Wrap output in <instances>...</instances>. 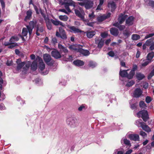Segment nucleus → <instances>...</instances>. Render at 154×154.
<instances>
[{
	"label": "nucleus",
	"instance_id": "f257e3e1",
	"mask_svg": "<svg viewBox=\"0 0 154 154\" xmlns=\"http://www.w3.org/2000/svg\"><path fill=\"white\" fill-rule=\"evenodd\" d=\"M67 125L70 127L74 128L77 126L78 121L76 118L73 116L68 117L66 120Z\"/></svg>",
	"mask_w": 154,
	"mask_h": 154
},
{
	"label": "nucleus",
	"instance_id": "f03ea898",
	"mask_svg": "<svg viewBox=\"0 0 154 154\" xmlns=\"http://www.w3.org/2000/svg\"><path fill=\"white\" fill-rule=\"evenodd\" d=\"M138 117H141L144 121L146 122L149 119L148 113L146 110H144L139 112L137 113Z\"/></svg>",
	"mask_w": 154,
	"mask_h": 154
},
{
	"label": "nucleus",
	"instance_id": "7ed1b4c3",
	"mask_svg": "<svg viewBox=\"0 0 154 154\" xmlns=\"http://www.w3.org/2000/svg\"><path fill=\"white\" fill-rule=\"evenodd\" d=\"M43 59L45 63L48 65L51 66L54 63V61L52 60L51 56L48 54H45L43 55Z\"/></svg>",
	"mask_w": 154,
	"mask_h": 154
},
{
	"label": "nucleus",
	"instance_id": "20e7f679",
	"mask_svg": "<svg viewBox=\"0 0 154 154\" xmlns=\"http://www.w3.org/2000/svg\"><path fill=\"white\" fill-rule=\"evenodd\" d=\"M75 12L77 16L80 17L83 21L85 20H84L85 13L81 8L78 7L76 9H75Z\"/></svg>",
	"mask_w": 154,
	"mask_h": 154
},
{
	"label": "nucleus",
	"instance_id": "39448f33",
	"mask_svg": "<svg viewBox=\"0 0 154 154\" xmlns=\"http://www.w3.org/2000/svg\"><path fill=\"white\" fill-rule=\"evenodd\" d=\"M59 32H56V36L57 37L61 38L63 39H66L67 36L65 31L62 28H59Z\"/></svg>",
	"mask_w": 154,
	"mask_h": 154
},
{
	"label": "nucleus",
	"instance_id": "423d86ee",
	"mask_svg": "<svg viewBox=\"0 0 154 154\" xmlns=\"http://www.w3.org/2000/svg\"><path fill=\"white\" fill-rule=\"evenodd\" d=\"M37 23V21L36 20L31 21L29 23V25L27 26L26 27L28 29L29 34L30 35L32 31V29H33L34 26L36 25Z\"/></svg>",
	"mask_w": 154,
	"mask_h": 154
},
{
	"label": "nucleus",
	"instance_id": "0eeeda50",
	"mask_svg": "<svg viewBox=\"0 0 154 154\" xmlns=\"http://www.w3.org/2000/svg\"><path fill=\"white\" fill-rule=\"evenodd\" d=\"M95 42L96 44H98V47L101 48L103 45L104 40L102 39H100L97 37L95 38Z\"/></svg>",
	"mask_w": 154,
	"mask_h": 154
},
{
	"label": "nucleus",
	"instance_id": "6e6552de",
	"mask_svg": "<svg viewBox=\"0 0 154 154\" xmlns=\"http://www.w3.org/2000/svg\"><path fill=\"white\" fill-rule=\"evenodd\" d=\"M51 54L52 56L56 59H59L61 58V55L59 52L56 50L52 51Z\"/></svg>",
	"mask_w": 154,
	"mask_h": 154
},
{
	"label": "nucleus",
	"instance_id": "1a4fd4ad",
	"mask_svg": "<svg viewBox=\"0 0 154 154\" xmlns=\"http://www.w3.org/2000/svg\"><path fill=\"white\" fill-rule=\"evenodd\" d=\"M36 60H38L39 62L38 65V67L39 69L41 70H43L45 67V65L44 63L43 62L42 60L39 57H38L37 58Z\"/></svg>",
	"mask_w": 154,
	"mask_h": 154
},
{
	"label": "nucleus",
	"instance_id": "9d476101",
	"mask_svg": "<svg viewBox=\"0 0 154 154\" xmlns=\"http://www.w3.org/2000/svg\"><path fill=\"white\" fill-rule=\"evenodd\" d=\"M16 63L17 65V70H19L25 64V62H22L21 59H17L16 61Z\"/></svg>",
	"mask_w": 154,
	"mask_h": 154
},
{
	"label": "nucleus",
	"instance_id": "9b49d317",
	"mask_svg": "<svg viewBox=\"0 0 154 154\" xmlns=\"http://www.w3.org/2000/svg\"><path fill=\"white\" fill-rule=\"evenodd\" d=\"M128 138L131 140L135 141H138L139 140V137L137 134H131L128 136Z\"/></svg>",
	"mask_w": 154,
	"mask_h": 154
},
{
	"label": "nucleus",
	"instance_id": "f8f14e48",
	"mask_svg": "<svg viewBox=\"0 0 154 154\" xmlns=\"http://www.w3.org/2000/svg\"><path fill=\"white\" fill-rule=\"evenodd\" d=\"M127 17L128 16L126 15L123 14H120L118 18L119 23L122 24Z\"/></svg>",
	"mask_w": 154,
	"mask_h": 154
},
{
	"label": "nucleus",
	"instance_id": "ddd939ff",
	"mask_svg": "<svg viewBox=\"0 0 154 154\" xmlns=\"http://www.w3.org/2000/svg\"><path fill=\"white\" fill-rule=\"evenodd\" d=\"M96 32L94 31H88L85 32L87 37L89 38H92L96 34Z\"/></svg>",
	"mask_w": 154,
	"mask_h": 154
},
{
	"label": "nucleus",
	"instance_id": "4468645a",
	"mask_svg": "<svg viewBox=\"0 0 154 154\" xmlns=\"http://www.w3.org/2000/svg\"><path fill=\"white\" fill-rule=\"evenodd\" d=\"M142 93V91L140 88H137L135 89L134 93V97H140Z\"/></svg>",
	"mask_w": 154,
	"mask_h": 154
},
{
	"label": "nucleus",
	"instance_id": "2eb2a0df",
	"mask_svg": "<svg viewBox=\"0 0 154 154\" xmlns=\"http://www.w3.org/2000/svg\"><path fill=\"white\" fill-rule=\"evenodd\" d=\"M85 7L86 8L88 9L92 7L93 3L92 1L89 0H85Z\"/></svg>",
	"mask_w": 154,
	"mask_h": 154
},
{
	"label": "nucleus",
	"instance_id": "dca6fc26",
	"mask_svg": "<svg viewBox=\"0 0 154 154\" xmlns=\"http://www.w3.org/2000/svg\"><path fill=\"white\" fill-rule=\"evenodd\" d=\"M111 14L108 13L106 15H104L102 16H100L97 18V20L99 22H102L109 17L110 16Z\"/></svg>",
	"mask_w": 154,
	"mask_h": 154
},
{
	"label": "nucleus",
	"instance_id": "f3484780",
	"mask_svg": "<svg viewBox=\"0 0 154 154\" xmlns=\"http://www.w3.org/2000/svg\"><path fill=\"white\" fill-rule=\"evenodd\" d=\"M108 7L111 11H114L116 8V5L113 2L111 1L108 3Z\"/></svg>",
	"mask_w": 154,
	"mask_h": 154
},
{
	"label": "nucleus",
	"instance_id": "a211bd4d",
	"mask_svg": "<svg viewBox=\"0 0 154 154\" xmlns=\"http://www.w3.org/2000/svg\"><path fill=\"white\" fill-rule=\"evenodd\" d=\"M36 35H40V32H42L44 30V27L42 26H40L39 25H37L36 26Z\"/></svg>",
	"mask_w": 154,
	"mask_h": 154
},
{
	"label": "nucleus",
	"instance_id": "6ab92c4d",
	"mask_svg": "<svg viewBox=\"0 0 154 154\" xmlns=\"http://www.w3.org/2000/svg\"><path fill=\"white\" fill-rule=\"evenodd\" d=\"M78 52H79L84 56H88L89 54L90 53L89 51L87 50H85L82 48H78Z\"/></svg>",
	"mask_w": 154,
	"mask_h": 154
},
{
	"label": "nucleus",
	"instance_id": "aec40b11",
	"mask_svg": "<svg viewBox=\"0 0 154 154\" xmlns=\"http://www.w3.org/2000/svg\"><path fill=\"white\" fill-rule=\"evenodd\" d=\"M63 5H68L72 6L75 7V3L72 0H64L62 3Z\"/></svg>",
	"mask_w": 154,
	"mask_h": 154
},
{
	"label": "nucleus",
	"instance_id": "412c9836",
	"mask_svg": "<svg viewBox=\"0 0 154 154\" xmlns=\"http://www.w3.org/2000/svg\"><path fill=\"white\" fill-rule=\"evenodd\" d=\"M134 17L132 16L129 17L126 20V24L128 26L132 25L134 23Z\"/></svg>",
	"mask_w": 154,
	"mask_h": 154
},
{
	"label": "nucleus",
	"instance_id": "4be33fe9",
	"mask_svg": "<svg viewBox=\"0 0 154 154\" xmlns=\"http://www.w3.org/2000/svg\"><path fill=\"white\" fill-rule=\"evenodd\" d=\"M26 16L24 20L25 21H27L30 18L32 15V12L31 10H29L26 12Z\"/></svg>",
	"mask_w": 154,
	"mask_h": 154
},
{
	"label": "nucleus",
	"instance_id": "5701e85b",
	"mask_svg": "<svg viewBox=\"0 0 154 154\" xmlns=\"http://www.w3.org/2000/svg\"><path fill=\"white\" fill-rule=\"evenodd\" d=\"M69 28L72 32H73L75 33L81 32H83L74 26H70L69 27Z\"/></svg>",
	"mask_w": 154,
	"mask_h": 154
},
{
	"label": "nucleus",
	"instance_id": "b1692460",
	"mask_svg": "<svg viewBox=\"0 0 154 154\" xmlns=\"http://www.w3.org/2000/svg\"><path fill=\"white\" fill-rule=\"evenodd\" d=\"M110 31L111 33L114 36H117L119 34L118 30L117 29L115 28H112L110 29Z\"/></svg>",
	"mask_w": 154,
	"mask_h": 154
},
{
	"label": "nucleus",
	"instance_id": "393cba45",
	"mask_svg": "<svg viewBox=\"0 0 154 154\" xmlns=\"http://www.w3.org/2000/svg\"><path fill=\"white\" fill-rule=\"evenodd\" d=\"M51 21L53 24L54 25L56 26H58L59 25H60L62 26H64V25L62 23L60 22L59 20H54L53 19H51Z\"/></svg>",
	"mask_w": 154,
	"mask_h": 154
},
{
	"label": "nucleus",
	"instance_id": "a878e982",
	"mask_svg": "<svg viewBox=\"0 0 154 154\" xmlns=\"http://www.w3.org/2000/svg\"><path fill=\"white\" fill-rule=\"evenodd\" d=\"M58 47L61 52H63L66 54L68 53V50L66 48L63 46L59 44Z\"/></svg>",
	"mask_w": 154,
	"mask_h": 154
},
{
	"label": "nucleus",
	"instance_id": "bb28decb",
	"mask_svg": "<svg viewBox=\"0 0 154 154\" xmlns=\"http://www.w3.org/2000/svg\"><path fill=\"white\" fill-rule=\"evenodd\" d=\"M73 63L74 65L78 66H83L84 64L83 61L79 60L74 61Z\"/></svg>",
	"mask_w": 154,
	"mask_h": 154
},
{
	"label": "nucleus",
	"instance_id": "cd10ccee",
	"mask_svg": "<svg viewBox=\"0 0 154 154\" xmlns=\"http://www.w3.org/2000/svg\"><path fill=\"white\" fill-rule=\"evenodd\" d=\"M136 76L137 79L139 80H142L145 77L144 75L140 72L136 73Z\"/></svg>",
	"mask_w": 154,
	"mask_h": 154
},
{
	"label": "nucleus",
	"instance_id": "c85d7f7f",
	"mask_svg": "<svg viewBox=\"0 0 154 154\" xmlns=\"http://www.w3.org/2000/svg\"><path fill=\"white\" fill-rule=\"evenodd\" d=\"M120 24L118 22H116L114 23L113 25L119 28L120 30L124 29L125 28V26L124 25H120Z\"/></svg>",
	"mask_w": 154,
	"mask_h": 154
},
{
	"label": "nucleus",
	"instance_id": "c756f323",
	"mask_svg": "<svg viewBox=\"0 0 154 154\" xmlns=\"http://www.w3.org/2000/svg\"><path fill=\"white\" fill-rule=\"evenodd\" d=\"M141 128L143 130L147 132H149L151 131V128L147 125L143 124Z\"/></svg>",
	"mask_w": 154,
	"mask_h": 154
},
{
	"label": "nucleus",
	"instance_id": "7c9ffc66",
	"mask_svg": "<svg viewBox=\"0 0 154 154\" xmlns=\"http://www.w3.org/2000/svg\"><path fill=\"white\" fill-rule=\"evenodd\" d=\"M37 68V62L36 61H34L31 65V69L33 71H35Z\"/></svg>",
	"mask_w": 154,
	"mask_h": 154
},
{
	"label": "nucleus",
	"instance_id": "2f4dec72",
	"mask_svg": "<svg viewBox=\"0 0 154 154\" xmlns=\"http://www.w3.org/2000/svg\"><path fill=\"white\" fill-rule=\"evenodd\" d=\"M128 70H123L122 71L120 70L119 72V74L122 77H127V71H128Z\"/></svg>",
	"mask_w": 154,
	"mask_h": 154
},
{
	"label": "nucleus",
	"instance_id": "473e14b6",
	"mask_svg": "<svg viewBox=\"0 0 154 154\" xmlns=\"http://www.w3.org/2000/svg\"><path fill=\"white\" fill-rule=\"evenodd\" d=\"M154 56V52H152L149 53L147 56V60L149 61H150L151 62L152 61V59Z\"/></svg>",
	"mask_w": 154,
	"mask_h": 154
},
{
	"label": "nucleus",
	"instance_id": "72a5a7b5",
	"mask_svg": "<svg viewBox=\"0 0 154 154\" xmlns=\"http://www.w3.org/2000/svg\"><path fill=\"white\" fill-rule=\"evenodd\" d=\"M134 74V70H132L128 74L127 73V77L130 79H131L133 77Z\"/></svg>",
	"mask_w": 154,
	"mask_h": 154
},
{
	"label": "nucleus",
	"instance_id": "f704fd0d",
	"mask_svg": "<svg viewBox=\"0 0 154 154\" xmlns=\"http://www.w3.org/2000/svg\"><path fill=\"white\" fill-rule=\"evenodd\" d=\"M59 18L60 20L64 21H66L68 19V17L66 15H60L59 16Z\"/></svg>",
	"mask_w": 154,
	"mask_h": 154
},
{
	"label": "nucleus",
	"instance_id": "c9c22d12",
	"mask_svg": "<svg viewBox=\"0 0 154 154\" xmlns=\"http://www.w3.org/2000/svg\"><path fill=\"white\" fill-rule=\"evenodd\" d=\"M141 120H137L135 122L137 126L138 127H142V126L145 123L142 122L141 121Z\"/></svg>",
	"mask_w": 154,
	"mask_h": 154
},
{
	"label": "nucleus",
	"instance_id": "e433bc0d",
	"mask_svg": "<svg viewBox=\"0 0 154 154\" xmlns=\"http://www.w3.org/2000/svg\"><path fill=\"white\" fill-rule=\"evenodd\" d=\"M19 38L17 36H14L12 37L10 39V42L11 43H12L18 40Z\"/></svg>",
	"mask_w": 154,
	"mask_h": 154
},
{
	"label": "nucleus",
	"instance_id": "4c0bfd02",
	"mask_svg": "<svg viewBox=\"0 0 154 154\" xmlns=\"http://www.w3.org/2000/svg\"><path fill=\"white\" fill-rule=\"evenodd\" d=\"M139 106L140 107L143 109H146L147 107L146 105L144 102L143 101H141L140 102Z\"/></svg>",
	"mask_w": 154,
	"mask_h": 154
},
{
	"label": "nucleus",
	"instance_id": "58836bf2",
	"mask_svg": "<svg viewBox=\"0 0 154 154\" xmlns=\"http://www.w3.org/2000/svg\"><path fill=\"white\" fill-rule=\"evenodd\" d=\"M123 141L125 144L128 146H131L130 141L127 139L125 138L122 139L121 140V142L122 143Z\"/></svg>",
	"mask_w": 154,
	"mask_h": 154
},
{
	"label": "nucleus",
	"instance_id": "ea45409f",
	"mask_svg": "<svg viewBox=\"0 0 154 154\" xmlns=\"http://www.w3.org/2000/svg\"><path fill=\"white\" fill-rule=\"evenodd\" d=\"M51 21H50L49 20L47 21L46 22V25L48 29L49 30H51L52 29V25L51 24Z\"/></svg>",
	"mask_w": 154,
	"mask_h": 154
},
{
	"label": "nucleus",
	"instance_id": "a19ab883",
	"mask_svg": "<svg viewBox=\"0 0 154 154\" xmlns=\"http://www.w3.org/2000/svg\"><path fill=\"white\" fill-rule=\"evenodd\" d=\"M30 64L31 63L30 61L27 62L25 66H24L23 68V71L26 70L28 69L30 66Z\"/></svg>",
	"mask_w": 154,
	"mask_h": 154
},
{
	"label": "nucleus",
	"instance_id": "79ce46f5",
	"mask_svg": "<svg viewBox=\"0 0 154 154\" xmlns=\"http://www.w3.org/2000/svg\"><path fill=\"white\" fill-rule=\"evenodd\" d=\"M143 62L141 64L142 66H145L151 62L150 61H149L147 59L143 60Z\"/></svg>",
	"mask_w": 154,
	"mask_h": 154
},
{
	"label": "nucleus",
	"instance_id": "37998d69",
	"mask_svg": "<svg viewBox=\"0 0 154 154\" xmlns=\"http://www.w3.org/2000/svg\"><path fill=\"white\" fill-rule=\"evenodd\" d=\"M153 40L154 39L152 38L147 40L145 43L146 45H147V46L150 45L153 42Z\"/></svg>",
	"mask_w": 154,
	"mask_h": 154
},
{
	"label": "nucleus",
	"instance_id": "c03bdc74",
	"mask_svg": "<svg viewBox=\"0 0 154 154\" xmlns=\"http://www.w3.org/2000/svg\"><path fill=\"white\" fill-rule=\"evenodd\" d=\"M27 29L25 28H23L22 30V35L23 36H26L28 33Z\"/></svg>",
	"mask_w": 154,
	"mask_h": 154
},
{
	"label": "nucleus",
	"instance_id": "a18cd8bd",
	"mask_svg": "<svg viewBox=\"0 0 154 154\" xmlns=\"http://www.w3.org/2000/svg\"><path fill=\"white\" fill-rule=\"evenodd\" d=\"M140 38L139 35L137 34H134L132 36V39L134 40H137L139 39Z\"/></svg>",
	"mask_w": 154,
	"mask_h": 154
},
{
	"label": "nucleus",
	"instance_id": "49530a36",
	"mask_svg": "<svg viewBox=\"0 0 154 154\" xmlns=\"http://www.w3.org/2000/svg\"><path fill=\"white\" fill-rule=\"evenodd\" d=\"M64 57L66 59V60L72 61V56L67 54H65Z\"/></svg>",
	"mask_w": 154,
	"mask_h": 154
},
{
	"label": "nucleus",
	"instance_id": "de8ad7c7",
	"mask_svg": "<svg viewBox=\"0 0 154 154\" xmlns=\"http://www.w3.org/2000/svg\"><path fill=\"white\" fill-rule=\"evenodd\" d=\"M135 83L134 81L131 80L128 82L126 84V86L127 87H131Z\"/></svg>",
	"mask_w": 154,
	"mask_h": 154
},
{
	"label": "nucleus",
	"instance_id": "09e8293b",
	"mask_svg": "<svg viewBox=\"0 0 154 154\" xmlns=\"http://www.w3.org/2000/svg\"><path fill=\"white\" fill-rule=\"evenodd\" d=\"M97 66L96 63L93 61H90L89 64V66L92 68H94Z\"/></svg>",
	"mask_w": 154,
	"mask_h": 154
},
{
	"label": "nucleus",
	"instance_id": "8fccbe9b",
	"mask_svg": "<svg viewBox=\"0 0 154 154\" xmlns=\"http://www.w3.org/2000/svg\"><path fill=\"white\" fill-rule=\"evenodd\" d=\"M65 8L66 10L69 12L70 13L71 12V10L70 9L69 6H70L68 5H64Z\"/></svg>",
	"mask_w": 154,
	"mask_h": 154
},
{
	"label": "nucleus",
	"instance_id": "3c124183",
	"mask_svg": "<svg viewBox=\"0 0 154 154\" xmlns=\"http://www.w3.org/2000/svg\"><path fill=\"white\" fill-rule=\"evenodd\" d=\"M146 101L147 103H149L152 100L151 98L148 96H147L146 98Z\"/></svg>",
	"mask_w": 154,
	"mask_h": 154
},
{
	"label": "nucleus",
	"instance_id": "603ef678",
	"mask_svg": "<svg viewBox=\"0 0 154 154\" xmlns=\"http://www.w3.org/2000/svg\"><path fill=\"white\" fill-rule=\"evenodd\" d=\"M140 135L142 136L143 138L146 137L147 136V134L145 132L143 131H141L140 132Z\"/></svg>",
	"mask_w": 154,
	"mask_h": 154
},
{
	"label": "nucleus",
	"instance_id": "864d4df0",
	"mask_svg": "<svg viewBox=\"0 0 154 154\" xmlns=\"http://www.w3.org/2000/svg\"><path fill=\"white\" fill-rule=\"evenodd\" d=\"M108 33L106 32H102L101 33V36L103 38H105L106 37Z\"/></svg>",
	"mask_w": 154,
	"mask_h": 154
},
{
	"label": "nucleus",
	"instance_id": "5fc2aeb1",
	"mask_svg": "<svg viewBox=\"0 0 154 154\" xmlns=\"http://www.w3.org/2000/svg\"><path fill=\"white\" fill-rule=\"evenodd\" d=\"M154 75V69L151 72V73L149 75L148 78V79L151 78L152 76Z\"/></svg>",
	"mask_w": 154,
	"mask_h": 154
},
{
	"label": "nucleus",
	"instance_id": "6e6d98bb",
	"mask_svg": "<svg viewBox=\"0 0 154 154\" xmlns=\"http://www.w3.org/2000/svg\"><path fill=\"white\" fill-rule=\"evenodd\" d=\"M154 35V33H151V34H149L148 35H146L145 37V39H147V38H150V37H152V36H153V35Z\"/></svg>",
	"mask_w": 154,
	"mask_h": 154
},
{
	"label": "nucleus",
	"instance_id": "4d7b16f0",
	"mask_svg": "<svg viewBox=\"0 0 154 154\" xmlns=\"http://www.w3.org/2000/svg\"><path fill=\"white\" fill-rule=\"evenodd\" d=\"M69 48L70 49L74 50L78 52V48H76L74 45H71L69 46Z\"/></svg>",
	"mask_w": 154,
	"mask_h": 154
},
{
	"label": "nucleus",
	"instance_id": "13d9d810",
	"mask_svg": "<svg viewBox=\"0 0 154 154\" xmlns=\"http://www.w3.org/2000/svg\"><path fill=\"white\" fill-rule=\"evenodd\" d=\"M59 11L64 12L67 14H68L69 13L66 10L64 9H60L59 10Z\"/></svg>",
	"mask_w": 154,
	"mask_h": 154
},
{
	"label": "nucleus",
	"instance_id": "bf43d9fd",
	"mask_svg": "<svg viewBox=\"0 0 154 154\" xmlns=\"http://www.w3.org/2000/svg\"><path fill=\"white\" fill-rule=\"evenodd\" d=\"M52 42L54 44L57 43V40L56 38H53L52 39Z\"/></svg>",
	"mask_w": 154,
	"mask_h": 154
},
{
	"label": "nucleus",
	"instance_id": "052dcab7",
	"mask_svg": "<svg viewBox=\"0 0 154 154\" xmlns=\"http://www.w3.org/2000/svg\"><path fill=\"white\" fill-rule=\"evenodd\" d=\"M34 8L35 10L36 13L37 14H39V9L38 10V8L35 6H34Z\"/></svg>",
	"mask_w": 154,
	"mask_h": 154
},
{
	"label": "nucleus",
	"instance_id": "680f3d73",
	"mask_svg": "<svg viewBox=\"0 0 154 154\" xmlns=\"http://www.w3.org/2000/svg\"><path fill=\"white\" fill-rule=\"evenodd\" d=\"M149 49L151 51L154 50V42H153L151 45Z\"/></svg>",
	"mask_w": 154,
	"mask_h": 154
},
{
	"label": "nucleus",
	"instance_id": "e2e57ef3",
	"mask_svg": "<svg viewBox=\"0 0 154 154\" xmlns=\"http://www.w3.org/2000/svg\"><path fill=\"white\" fill-rule=\"evenodd\" d=\"M108 54L110 56L113 57L114 55V53L112 51H111L109 52L108 53Z\"/></svg>",
	"mask_w": 154,
	"mask_h": 154
},
{
	"label": "nucleus",
	"instance_id": "0e129e2a",
	"mask_svg": "<svg viewBox=\"0 0 154 154\" xmlns=\"http://www.w3.org/2000/svg\"><path fill=\"white\" fill-rule=\"evenodd\" d=\"M102 5H100V4H99L98 5L97 9H96V11L97 12L98 11V10H100L101 9V6Z\"/></svg>",
	"mask_w": 154,
	"mask_h": 154
},
{
	"label": "nucleus",
	"instance_id": "69168bd1",
	"mask_svg": "<svg viewBox=\"0 0 154 154\" xmlns=\"http://www.w3.org/2000/svg\"><path fill=\"white\" fill-rule=\"evenodd\" d=\"M149 4L152 7H154V1H149Z\"/></svg>",
	"mask_w": 154,
	"mask_h": 154
},
{
	"label": "nucleus",
	"instance_id": "338daca9",
	"mask_svg": "<svg viewBox=\"0 0 154 154\" xmlns=\"http://www.w3.org/2000/svg\"><path fill=\"white\" fill-rule=\"evenodd\" d=\"M140 51H137V52L136 55V57L137 58H138L140 57Z\"/></svg>",
	"mask_w": 154,
	"mask_h": 154
},
{
	"label": "nucleus",
	"instance_id": "774afa93",
	"mask_svg": "<svg viewBox=\"0 0 154 154\" xmlns=\"http://www.w3.org/2000/svg\"><path fill=\"white\" fill-rule=\"evenodd\" d=\"M0 2L2 8H4L5 6V4L3 0H0Z\"/></svg>",
	"mask_w": 154,
	"mask_h": 154
}]
</instances>
